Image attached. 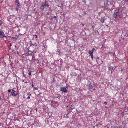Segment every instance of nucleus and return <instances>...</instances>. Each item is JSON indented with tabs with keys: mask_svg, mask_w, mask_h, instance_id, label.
Segmentation results:
<instances>
[{
	"mask_svg": "<svg viewBox=\"0 0 128 128\" xmlns=\"http://www.w3.org/2000/svg\"><path fill=\"white\" fill-rule=\"evenodd\" d=\"M49 6L48 5V2L45 1L44 3L42 4L40 8V9L42 10H44V8H48Z\"/></svg>",
	"mask_w": 128,
	"mask_h": 128,
	"instance_id": "1",
	"label": "nucleus"
},
{
	"mask_svg": "<svg viewBox=\"0 0 128 128\" xmlns=\"http://www.w3.org/2000/svg\"><path fill=\"white\" fill-rule=\"evenodd\" d=\"M68 88L67 86H66L65 88L60 87V90L62 92H68Z\"/></svg>",
	"mask_w": 128,
	"mask_h": 128,
	"instance_id": "2",
	"label": "nucleus"
},
{
	"mask_svg": "<svg viewBox=\"0 0 128 128\" xmlns=\"http://www.w3.org/2000/svg\"><path fill=\"white\" fill-rule=\"evenodd\" d=\"M0 37L1 38H6V40H7V39L6 38V36L5 35L4 32L0 30Z\"/></svg>",
	"mask_w": 128,
	"mask_h": 128,
	"instance_id": "3",
	"label": "nucleus"
},
{
	"mask_svg": "<svg viewBox=\"0 0 128 128\" xmlns=\"http://www.w3.org/2000/svg\"><path fill=\"white\" fill-rule=\"evenodd\" d=\"M118 13L117 12H114V17L116 18V16H118Z\"/></svg>",
	"mask_w": 128,
	"mask_h": 128,
	"instance_id": "4",
	"label": "nucleus"
},
{
	"mask_svg": "<svg viewBox=\"0 0 128 128\" xmlns=\"http://www.w3.org/2000/svg\"><path fill=\"white\" fill-rule=\"evenodd\" d=\"M100 21L102 23H104V18L102 17L100 19Z\"/></svg>",
	"mask_w": 128,
	"mask_h": 128,
	"instance_id": "5",
	"label": "nucleus"
},
{
	"mask_svg": "<svg viewBox=\"0 0 128 128\" xmlns=\"http://www.w3.org/2000/svg\"><path fill=\"white\" fill-rule=\"evenodd\" d=\"M12 95L14 96H15L18 94H16L14 92H11Z\"/></svg>",
	"mask_w": 128,
	"mask_h": 128,
	"instance_id": "6",
	"label": "nucleus"
},
{
	"mask_svg": "<svg viewBox=\"0 0 128 128\" xmlns=\"http://www.w3.org/2000/svg\"><path fill=\"white\" fill-rule=\"evenodd\" d=\"M93 51L92 50H89V54H90V56L91 55H93Z\"/></svg>",
	"mask_w": 128,
	"mask_h": 128,
	"instance_id": "7",
	"label": "nucleus"
},
{
	"mask_svg": "<svg viewBox=\"0 0 128 128\" xmlns=\"http://www.w3.org/2000/svg\"><path fill=\"white\" fill-rule=\"evenodd\" d=\"M108 69L110 71H112V70L113 69V68L111 66L108 67Z\"/></svg>",
	"mask_w": 128,
	"mask_h": 128,
	"instance_id": "8",
	"label": "nucleus"
},
{
	"mask_svg": "<svg viewBox=\"0 0 128 128\" xmlns=\"http://www.w3.org/2000/svg\"><path fill=\"white\" fill-rule=\"evenodd\" d=\"M24 17L25 18V19H27L28 17V16L26 14H25L24 15Z\"/></svg>",
	"mask_w": 128,
	"mask_h": 128,
	"instance_id": "9",
	"label": "nucleus"
},
{
	"mask_svg": "<svg viewBox=\"0 0 128 128\" xmlns=\"http://www.w3.org/2000/svg\"><path fill=\"white\" fill-rule=\"evenodd\" d=\"M34 45H35V46H37V45H36V44H33L32 43H31L30 44V46H34Z\"/></svg>",
	"mask_w": 128,
	"mask_h": 128,
	"instance_id": "10",
	"label": "nucleus"
},
{
	"mask_svg": "<svg viewBox=\"0 0 128 128\" xmlns=\"http://www.w3.org/2000/svg\"><path fill=\"white\" fill-rule=\"evenodd\" d=\"M90 56H91L92 59L93 60L94 58L93 55H91Z\"/></svg>",
	"mask_w": 128,
	"mask_h": 128,
	"instance_id": "11",
	"label": "nucleus"
},
{
	"mask_svg": "<svg viewBox=\"0 0 128 128\" xmlns=\"http://www.w3.org/2000/svg\"><path fill=\"white\" fill-rule=\"evenodd\" d=\"M94 48H93L92 49V51H93V52H94Z\"/></svg>",
	"mask_w": 128,
	"mask_h": 128,
	"instance_id": "12",
	"label": "nucleus"
},
{
	"mask_svg": "<svg viewBox=\"0 0 128 128\" xmlns=\"http://www.w3.org/2000/svg\"><path fill=\"white\" fill-rule=\"evenodd\" d=\"M28 75H31V72H29L28 73Z\"/></svg>",
	"mask_w": 128,
	"mask_h": 128,
	"instance_id": "13",
	"label": "nucleus"
},
{
	"mask_svg": "<svg viewBox=\"0 0 128 128\" xmlns=\"http://www.w3.org/2000/svg\"><path fill=\"white\" fill-rule=\"evenodd\" d=\"M35 36V38H37V36L36 35H35L34 36Z\"/></svg>",
	"mask_w": 128,
	"mask_h": 128,
	"instance_id": "14",
	"label": "nucleus"
},
{
	"mask_svg": "<svg viewBox=\"0 0 128 128\" xmlns=\"http://www.w3.org/2000/svg\"><path fill=\"white\" fill-rule=\"evenodd\" d=\"M11 90H8V91L9 92H10Z\"/></svg>",
	"mask_w": 128,
	"mask_h": 128,
	"instance_id": "15",
	"label": "nucleus"
},
{
	"mask_svg": "<svg viewBox=\"0 0 128 128\" xmlns=\"http://www.w3.org/2000/svg\"><path fill=\"white\" fill-rule=\"evenodd\" d=\"M28 99H30V96H28L27 97Z\"/></svg>",
	"mask_w": 128,
	"mask_h": 128,
	"instance_id": "16",
	"label": "nucleus"
},
{
	"mask_svg": "<svg viewBox=\"0 0 128 128\" xmlns=\"http://www.w3.org/2000/svg\"><path fill=\"white\" fill-rule=\"evenodd\" d=\"M2 23V21L1 20H0V25Z\"/></svg>",
	"mask_w": 128,
	"mask_h": 128,
	"instance_id": "17",
	"label": "nucleus"
},
{
	"mask_svg": "<svg viewBox=\"0 0 128 128\" xmlns=\"http://www.w3.org/2000/svg\"><path fill=\"white\" fill-rule=\"evenodd\" d=\"M18 36H16L15 37V38H17Z\"/></svg>",
	"mask_w": 128,
	"mask_h": 128,
	"instance_id": "18",
	"label": "nucleus"
},
{
	"mask_svg": "<svg viewBox=\"0 0 128 128\" xmlns=\"http://www.w3.org/2000/svg\"><path fill=\"white\" fill-rule=\"evenodd\" d=\"M104 104H107V102H104Z\"/></svg>",
	"mask_w": 128,
	"mask_h": 128,
	"instance_id": "19",
	"label": "nucleus"
},
{
	"mask_svg": "<svg viewBox=\"0 0 128 128\" xmlns=\"http://www.w3.org/2000/svg\"><path fill=\"white\" fill-rule=\"evenodd\" d=\"M128 36V34H125V36Z\"/></svg>",
	"mask_w": 128,
	"mask_h": 128,
	"instance_id": "20",
	"label": "nucleus"
},
{
	"mask_svg": "<svg viewBox=\"0 0 128 128\" xmlns=\"http://www.w3.org/2000/svg\"><path fill=\"white\" fill-rule=\"evenodd\" d=\"M56 18V16H54V18Z\"/></svg>",
	"mask_w": 128,
	"mask_h": 128,
	"instance_id": "21",
	"label": "nucleus"
},
{
	"mask_svg": "<svg viewBox=\"0 0 128 128\" xmlns=\"http://www.w3.org/2000/svg\"><path fill=\"white\" fill-rule=\"evenodd\" d=\"M97 59H99V57H97V58H96Z\"/></svg>",
	"mask_w": 128,
	"mask_h": 128,
	"instance_id": "22",
	"label": "nucleus"
},
{
	"mask_svg": "<svg viewBox=\"0 0 128 128\" xmlns=\"http://www.w3.org/2000/svg\"><path fill=\"white\" fill-rule=\"evenodd\" d=\"M12 91H13L14 92H15V91L13 89H12Z\"/></svg>",
	"mask_w": 128,
	"mask_h": 128,
	"instance_id": "23",
	"label": "nucleus"
},
{
	"mask_svg": "<svg viewBox=\"0 0 128 128\" xmlns=\"http://www.w3.org/2000/svg\"><path fill=\"white\" fill-rule=\"evenodd\" d=\"M125 122H122V124H125Z\"/></svg>",
	"mask_w": 128,
	"mask_h": 128,
	"instance_id": "24",
	"label": "nucleus"
},
{
	"mask_svg": "<svg viewBox=\"0 0 128 128\" xmlns=\"http://www.w3.org/2000/svg\"><path fill=\"white\" fill-rule=\"evenodd\" d=\"M122 128V126H120V128Z\"/></svg>",
	"mask_w": 128,
	"mask_h": 128,
	"instance_id": "25",
	"label": "nucleus"
},
{
	"mask_svg": "<svg viewBox=\"0 0 128 128\" xmlns=\"http://www.w3.org/2000/svg\"><path fill=\"white\" fill-rule=\"evenodd\" d=\"M107 1L108 0H106Z\"/></svg>",
	"mask_w": 128,
	"mask_h": 128,
	"instance_id": "26",
	"label": "nucleus"
}]
</instances>
